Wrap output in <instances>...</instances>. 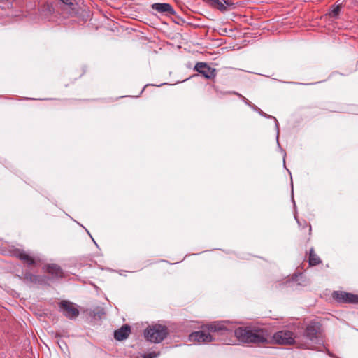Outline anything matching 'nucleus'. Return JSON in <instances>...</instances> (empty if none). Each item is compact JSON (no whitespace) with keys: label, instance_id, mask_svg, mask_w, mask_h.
<instances>
[{"label":"nucleus","instance_id":"obj_5","mask_svg":"<svg viewBox=\"0 0 358 358\" xmlns=\"http://www.w3.org/2000/svg\"><path fill=\"white\" fill-rule=\"evenodd\" d=\"M296 337L290 331L282 330L274 334L273 339L275 343L280 345H296Z\"/></svg>","mask_w":358,"mask_h":358},{"label":"nucleus","instance_id":"obj_9","mask_svg":"<svg viewBox=\"0 0 358 358\" xmlns=\"http://www.w3.org/2000/svg\"><path fill=\"white\" fill-rule=\"evenodd\" d=\"M205 2L209 3L213 7L220 10V11L227 10V6H231L233 5L232 2L230 0H222L223 3L220 0H203Z\"/></svg>","mask_w":358,"mask_h":358},{"label":"nucleus","instance_id":"obj_13","mask_svg":"<svg viewBox=\"0 0 358 358\" xmlns=\"http://www.w3.org/2000/svg\"><path fill=\"white\" fill-rule=\"evenodd\" d=\"M46 271L51 274L53 277H62L63 272L60 267L57 264H49L46 266Z\"/></svg>","mask_w":358,"mask_h":358},{"label":"nucleus","instance_id":"obj_14","mask_svg":"<svg viewBox=\"0 0 358 358\" xmlns=\"http://www.w3.org/2000/svg\"><path fill=\"white\" fill-rule=\"evenodd\" d=\"M320 259L318 257V256L315 253L313 249L312 248L310 250V255H309V264L311 266H315L320 263Z\"/></svg>","mask_w":358,"mask_h":358},{"label":"nucleus","instance_id":"obj_12","mask_svg":"<svg viewBox=\"0 0 358 358\" xmlns=\"http://www.w3.org/2000/svg\"><path fill=\"white\" fill-rule=\"evenodd\" d=\"M17 257L22 260L24 263L29 266H32L36 264V260L24 251H18L15 253Z\"/></svg>","mask_w":358,"mask_h":358},{"label":"nucleus","instance_id":"obj_10","mask_svg":"<svg viewBox=\"0 0 358 358\" xmlns=\"http://www.w3.org/2000/svg\"><path fill=\"white\" fill-rule=\"evenodd\" d=\"M152 9L157 10L159 13H167V14H173L174 10L173 7L169 3H154L152 6Z\"/></svg>","mask_w":358,"mask_h":358},{"label":"nucleus","instance_id":"obj_20","mask_svg":"<svg viewBox=\"0 0 358 358\" xmlns=\"http://www.w3.org/2000/svg\"><path fill=\"white\" fill-rule=\"evenodd\" d=\"M236 95H238V96L241 97L243 99V100L246 103H248V99L243 96L241 94H238V93H235Z\"/></svg>","mask_w":358,"mask_h":358},{"label":"nucleus","instance_id":"obj_7","mask_svg":"<svg viewBox=\"0 0 358 358\" xmlns=\"http://www.w3.org/2000/svg\"><path fill=\"white\" fill-rule=\"evenodd\" d=\"M60 310L69 319L76 317L79 314V310L73 303L67 301H62L59 303Z\"/></svg>","mask_w":358,"mask_h":358},{"label":"nucleus","instance_id":"obj_16","mask_svg":"<svg viewBox=\"0 0 358 358\" xmlns=\"http://www.w3.org/2000/svg\"><path fill=\"white\" fill-rule=\"evenodd\" d=\"M24 278L25 279L32 282H37V280H38V277L34 275H32L29 273H25L24 275Z\"/></svg>","mask_w":358,"mask_h":358},{"label":"nucleus","instance_id":"obj_19","mask_svg":"<svg viewBox=\"0 0 358 358\" xmlns=\"http://www.w3.org/2000/svg\"><path fill=\"white\" fill-rule=\"evenodd\" d=\"M65 5H73L72 0H60Z\"/></svg>","mask_w":358,"mask_h":358},{"label":"nucleus","instance_id":"obj_17","mask_svg":"<svg viewBox=\"0 0 358 358\" xmlns=\"http://www.w3.org/2000/svg\"><path fill=\"white\" fill-rule=\"evenodd\" d=\"M339 12H340V7L336 6L331 10V13L330 15L331 17H336L338 15Z\"/></svg>","mask_w":358,"mask_h":358},{"label":"nucleus","instance_id":"obj_11","mask_svg":"<svg viewBox=\"0 0 358 358\" xmlns=\"http://www.w3.org/2000/svg\"><path fill=\"white\" fill-rule=\"evenodd\" d=\"M130 333V327L124 325L114 332V337L117 341H122L127 338Z\"/></svg>","mask_w":358,"mask_h":358},{"label":"nucleus","instance_id":"obj_4","mask_svg":"<svg viewBox=\"0 0 358 358\" xmlns=\"http://www.w3.org/2000/svg\"><path fill=\"white\" fill-rule=\"evenodd\" d=\"M168 329L165 326L155 324L148 327L144 332L146 340L150 342L159 343L167 336Z\"/></svg>","mask_w":358,"mask_h":358},{"label":"nucleus","instance_id":"obj_18","mask_svg":"<svg viewBox=\"0 0 358 358\" xmlns=\"http://www.w3.org/2000/svg\"><path fill=\"white\" fill-rule=\"evenodd\" d=\"M260 114L262 115H264V116L267 117L273 118L275 120V126H276L277 130L278 131V120L274 117H272V116H270V115H267L264 114L263 112H261Z\"/></svg>","mask_w":358,"mask_h":358},{"label":"nucleus","instance_id":"obj_2","mask_svg":"<svg viewBox=\"0 0 358 358\" xmlns=\"http://www.w3.org/2000/svg\"><path fill=\"white\" fill-rule=\"evenodd\" d=\"M235 336L245 343H264L267 342V332L262 329L239 327L235 330Z\"/></svg>","mask_w":358,"mask_h":358},{"label":"nucleus","instance_id":"obj_6","mask_svg":"<svg viewBox=\"0 0 358 358\" xmlns=\"http://www.w3.org/2000/svg\"><path fill=\"white\" fill-rule=\"evenodd\" d=\"M332 296L339 303H358V295L351 293L335 291Z\"/></svg>","mask_w":358,"mask_h":358},{"label":"nucleus","instance_id":"obj_1","mask_svg":"<svg viewBox=\"0 0 358 358\" xmlns=\"http://www.w3.org/2000/svg\"><path fill=\"white\" fill-rule=\"evenodd\" d=\"M320 327L315 322H310L306 327L302 335L297 336L296 345L304 349H315V345L320 344L321 340L318 336Z\"/></svg>","mask_w":358,"mask_h":358},{"label":"nucleus","instance_id":"obj_3","mask_svg":"<svg viewBox=\"0 0 358 358\" xmlns=\"http://www.w3.org/2000/svg\"><path fill=\"white\" fill-rule=\"evenodd\" d=\"M208 333L204 331H195L189 336L190 341H196L198 343H208L213 340L210 333L220 332L221 334L227 331L224 322H214L206 326Z\"/></svg>","mask_w":358,"mask_h":358},{"label":"nucleus","instance_id":"obj_15","mask_svg":"<svg viewBox=\"0 0 358 358\" xmlns=\"http://www.w3.org/2000/svg\"><path fill=\"white\" fill-rule=\"evenodd\" d=\"M160 355L159 352L152 351L148 353L140 355L136 358H157Z\"/></svg>","mask_w":358,"mask_h":358},{"label":"nucleus","instance_id":"obj_8","mask_svg":"<svg viewBox=\"0 0 358 358\" xmlns=\"http://www.w3.org/2000/svg\"><path fill=\"white\" fill-rule=\"evenodd\" d=\"M194 69L208 79L213 78L216 76L215 69L210 67L204 62H198L195 65Z\"/></svg>","mask_w":358,"mask_h":358}]
</instances>
